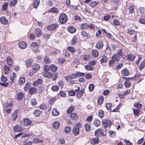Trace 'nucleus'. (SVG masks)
<instances>
[{"label":"nucleus","instance_id":"29","mask_svg":"<svg viewBox=\"0 0 145 145\" xmlns=\"http://www.w3.org/2000/svg\"><path fill=\"white\" fill-rule=\"evenodd\" d=\"M71 119L73 120H76L78 118V116L77 114L74 113L71 114L70 115Z\"/></svg>","mask_w":145,"mask_h":145},{"label":"nucleus","instance_id":"41","mask_svg":"<svg viewBox=\"0 0 145 145\" xmlns=\"http://www.w3.org/2000/svg\"><path fill=\"white\" fill-rule=\"evenodd\" d=\"M81 28L82 29H86L88 28V24L87 23L83 24L81 25Z\"/></svg>","mask_w":145,"mask_h":145},{"label":"nucleus","instance_id":"3","mask_svg":"<svg viewBox=\"0 0 145 145\" xmlns=\"http://www.w3.org/2000/svg\"><path fill=\"white\" fill-rule=\"evenodd\" d=\"M32 68V71L29 73L30 76H33L37 71L39 70L40 68V66L39 64L35 63L34 64Z\"/></svg>","mask_w":145,"mask_h":145},{"label":"nucleus","instance_id":"51","mask_svg":"<svg viewBox=\"0 0 145 145\" xmlns=\"http://www.w3.org/2000/svg\"><path fill=\"white\" fill-rule=\"evenodd\" d=\"M44 62L46 63H49L50 62L51 60L48 57L46 56L44 58Z\"/></svg>","mask_w":145,"mask_h":145},{"label":"nucleus","instance_id":"62","mask_svg":"<svg viewBox=\"0 0 145 145\" xmlns=\"http://www.w3.org/2000/svg\"><path fill=\"white\" fill-rule=\"evenodd\" d=\"M85 69L88 71L92 70L93 69V67L89 65H86L85 66Z\"/></svg>","mask_w":145,"mask_h":145},{"label":"nucleus","instance_id":"37","mask_svg":"<svg viewBox=\"0 0 145 145\" xmlns=\"http://www.w3.org/2000/svg\"><path fill=\"white\" fill-rule=\"evenodd\" d=\"M43 70L45 72L49 71L50 70V66L48 65H45L43 66Z\"/></svg>","mask_w":145,"mask_h":145},{"label":"nucleus","instance_id":"57","mask_svg":"<svg viewBox=\"0 0 145 145\" xmlns=\"http://www.w3.org/2000/svg\"><path fill=\"white\" fill-rule=\"evenodd\" d=\"M71 130V128L69 126H67L64 129V131L67 133H69L70 132Z\"/></svg>","mask_w":145,"mask_h":145},{"label":"nucleus","instance_id":"21","mask_svg":"<svg viewBox=\"0 0 145 145\" xmlns=\"http://www.w3.org/2000/svg\"><path fill=\"white\" fill-rule=\"evenodd\" d=\"M35 33L37 36H40L42 34L40 28H37L35 29Z\"/></svg>","mask_w":145,"mask_h":145},{"label":"nucleus","instance_id":"7","mask_svg":"<svg viewBox=\"0 0 145 145\" xmlns=\"http://www.w3.org/2000/svg\"><path fill=\"white\" fill-rule=\"evenodd\" d=\"M99 142V139L98 137L93 138L90 140L91 143L93 145L98 144Z\"/></svg>","mask_w":145,"mask_h":145},{"label":"nucleus","instance_id":"38","mask_svg":"<svg viewBox=\"0 0 145 145\" xmlns=\"http://www.w3.org/2000/svg\"><path fill=\"white\" fill-rule=\"evenodd\" d=\"M93 123L94 125L96 127L99 126L101 124L100 121L97 119L94 120Z\"/></svg>","mask_w":145,"mask_h":145},{"label":"nucleus","instance_id":"63","mask_svg":"<svg viewBox=\"0 0 145 145\" xmlns=\"http://www.w3.org/2000/svg\"><path fill=\"white\" fill-rule=\"evenodd\" d=\"M133 113L135 116L138 115L140 112V110L138 109H133Z\"/></svg>","mask_w":145,"mask_h":145},{"label":"nucleus","instance_id":"1","mask_svg":"<svg viewBox=\"0 0 145 145\" xmlns=\"http://www.w3.org/2000/svg\"><path fill=\"white\" fill-rule=\"evenodd\" d=\"M31 121L29 118H24L20 121V124L23 126H27L31 124Z\"/></svg>","mask_w":145,"mask_h":145},{"label":"nucleus","instance_id":"11","mask_svg":"<svg viewBox=\"0 0 145 145\" xmlns=\"http://www.w3.org/2000/svg\"><path fill=\"white\" fill-rule=\"evenodd\" d=\"M42 75L44 77H46L48 78H52V73L49 71L43 73Z\"/></svg>","mask_w":145,"mask_h":145},{"label":"nucleus","instance_id":"42","mask_svg":"<svg viewBox=\"0 0 145 145\" xmlns=\"http://www.w3.org/2000/svg\"><path fill=\"white\" fill-rule=\"evenodd\" d=\"M33 142L35 143H40L43 142V141L37 138H34L33 139Z\"/></svg>","mask_w":145,"mask_h":145},{"label":"nucleus","instance_id":"4","mask_svg":"<svg viewBox=\"0 0 145 145\" xmlns=\"http://www.w3.org/2000/svg\"><path fill=\"white\" fill-rule=\"evenodd\" d=\"M102 123L103 124L105 131H106V129L107 127H108L110 128L112 124V123L110 121L106 120H103L102 122Z\"/></svg>","mask_w":145,"mask_h":145},{"label":"nucleus","instance_id":"47","mask_svg":"<svg viewBox=\"0 0 145 145\" xmlns=\"http://www.w3.org/2000/svg\"><path fill=\"white\" fill-rule=\"evenodd\" d=\"M31 102L32 106H35L37 105V101L35 99H31Z\"/></svg>","mask_w":145,"mask_h":145},{"label":"nucleus","instance_id":"48","mask_svg":"<svg viewBox=\"0 0 145 145\" xmlns=\"http://www.w3.org/2000/svg\"><path fill=\"white\" fill-rule=\"evenodd\" d=\"M78 41V39L76 37L74 36L72 38L71 41V43L72 44H76Z\"/></svg>","mask_w":145,"mask_h":145},{"label":"nucleus","instance_id":"52","mask_svg":"<svg viewBox=\"0 0 145 145\" xmlns=\"http://www.w3.org/2000/svg\"><path fill=\"white\" fill-rule=\"evenodd\" d=\"M31 84L30 82H28L26 84L24 88V89L25 91H27L28 88L31 86Z\"/></svg>","mask_w":145,"mask_h":145},{"label":"nucleus","instance_id":"2","mask_svg":"<svg viewBox=\"0 0 145 145\" xmlns=\"http://www.w3.org/2000/svg\"><path fill=\"white\" fill-rule=\"evenodd\" d=\"M67 20V16L65 14H62L59 16V20L60 23L61 24H63L66 23Z\"/></svg>","mask_w":145,"mask_h":145},{"label":"nucleus","instance_id":"39","mask_svg":"<svg viewBox=\"0 0 145 145\" xmlns=\"http://www.w3.org/2000/svg\"><path fill=\"white\" fill-rule=\"evenodd\" d=\"M108 58L105 56L104 55L102 56V59H101V61L102 63H106L107 61Z\"/></svg>","mask_w":145,"mask_h":145},{"label":"nucleus","instance_id":"19","mask_svg":"<svg viewBox=\"0 0 145 145\" xmlns=\"http://www.w3.org/2000/svg\"><path fill=\"white\" fill-rule=\"evenodd\" d=\"M18 110H15L12 114V119L14 121H15L18 117Z\"/></svg>","mask_w":145,"mask_h":145},{"label":"nucleus","instance_id":"18","mask_svg":"<svg viewBox=\"0 0 145 145\" xmlns=\"http://www.w3.org/2000/svg\"><path fill=\"white\" fill-rule=\"evenodd\" d=\"M7 61L8 64L9 66H12L13 64V60L10 56H8L7 57Z\"/></svg>","mask_w":145,"mask_h":145},{"label":"nucleus","instance_id":"43","mask_svg":"<svg viewBox=\"0 0 145 145\" xmlns=\"http://www.w3.org/2000/svg\"><path fill=\"white\" fill-rule=\"evenodd\" d=\"M41 112V111L39 109H37L34 111V113L36 116H40Z\"/></svg>","mask_w":145,"mask_h":145},{"label":"nucleus","instance_id":"34","mask_svg":"<svg viewBox=\"0 0 145 145\" xmlns=\"http://www.w3.org/2000/svg\"><path fill=\"white\" fill-rule=\"evenodd\" d=\"M122 74L125 76H128L129 74V71L127 69H125L121 71Z\"/></svg>","mask_w":145,"mask_h":145},{"label":"nucleus","instance_id":"64","mask_svg":"<svg viewBox=\"0 0 145 145\" xmlns=\"http://www.w3.org/2000/svg\"><path fill=\"white\" fill-rule=\"evenodd\" d=\"M17 3V0H12L10 3V6H12L15 5Z\"/></svg>","mask_w":145,"mask_h":145},{"label":"nucleus","instance_id":"55","mask_svg":"<svg viewBox=\"0 0 145 145\" xmlns=\"http://www.w3.org/2000/svg\"><path fill=\"white\" fill-rule=\"evenodd\" d=\"M111 50L109 46L107 45L105 51V52L106 54H109L110 53Z\"/></svg>","mask_w":145,"mask_h":145},{"label":"nucleus","instance_id":"6","mask_svg":"<svg viewBox=\"0 0 145 145\" xmlns=\"http://www.w3.org/2000/svg\"><path fill=\"white\" fill-rule=\"evenodd\" d=\"M39 45V44L37 42H33L31 44V48L34 51H35L36 52H38L39 50L36 48L35 49L34 48L38 47Z\"/></svg>","mask_w":145,"mask_h":145},{"label":"nucleus","instance_id":"58","mask_svg":"<svg viewBox=\"0 0 145 145\" xmlns=\"http://www.w3.org/2000/svg\"><path fill=\"white\" fill-rule=\"evenodd\" d=\"M134 106L140 109L142 107V105L138 102H136L134 104Z\"/></svg>","mask_w":145,"mask_h":145},{"label":"nucleus","instance_id":"54","mask_svg":"<svg viewBox=\"0 0 145 145\" xmlns=\"http://www.w3.org/2000/svg\"><path fill=\"white\" fill-rule=\"evenodd\" d=\"M94 85L93 84H90L89 86V89L90 91H92L94 89Z\"/></svg>","mask_w":145,"mask_h":145},{"label":"nucleus","instance_id":"24","mask_svg":"<svg viewBox=\"0 0 145 145\" xmlns=\"http://www.w3.org/2000/svg\"><path fill=\"white\" fill-rule=\"evenodd\" d=\"M92 56L95 57H97L98 56L99 54L97 51L95 50H93L91 51Z\"/></svg>","mask_w":145,"mask_h":145},{"label":"nucleus","instance_id":"26","mask_svg":"<svg viewBox=\"0 0 145 145\" xmlns=\"http://www.w3.org/2000/svg\"><path fill=\"white\" fill-rule=\"evenodd\" d=\"M25 82V79L24 77H20L18 80V84L20 85H22Z\"/></svg>","mask_w":145,"mask_h":145},{"label":"nucleus","instance_id":"28","mask_svg":"<svg viewBox=\"0 0 145 145\" xmlns=\"http://www.w3.org/2000/svg\"><path fill=\"white\" fill-rule=\"evenodd\" d=\"M4 73L5 74H7L10 71V68L7 65H5L4 68Z\"/></svg>","mask_w":145,"mask_h":145},{"label":"nucleus","instance_id":"13","mask_svg":"<svg viewBox=\"0 0 145 145\" xmlns=\"http://www.w3.org/2000/svg\"><path fill=\"white\" fill-rule=\"evenodd\" d=\"M0 21L2 24H7L8 23V20L6 17L3 16L0 18Z\"/></svg>","mask_w":145,"mask_h":145},{"label":"nucleus","instance_id":"50","mask_svg":"<svg viewBox=\"0 0 145 145\" xmlns=\"http://www.w3.org/2000/svg\"><path fill=\"white\" fill-rule=\"evenodd\" d=\"M99 116L101 118H103L104 116V112L102 110H100L98 112Z\"/></svg>","mask_w":145,"mask_h":145},{"label":"nucleus","instance_id":"46","mask_svg":"<svg viewBox=\"0 0 145 145\" xmlns=\"http://www.w3.org/2000/svg\"><path fill=\"white\" fill-rule=\"evenodd\" d=\"M16 75L15 73H13L12 75L10 77V83H13L14 82V79Z\"/></svg>","mask_w":145,"mask_h":145},{"label":"nucleus","instance_id":"20","mask_svg":"<svg viewBox=\"0 0 145 145\" xmlns=\"http://www.w3.org/2000/svg\"><path fill=\"white\" fill-rule=\"evenodd\" d=\"M135 57V56L132 54H129L127 55V59L129 60L133 61L134 60Z\"/></svg>","mask_w":145,"mask_h":145},{"label":"nucleus","instance_id":"25","mask_svg":"<svg viewBox=\"0 0 145 145\" xmlns=\"http://www.w3.org/2000/svg\"><path fill=\"white\" fill-rule=\"evenodd\" d=\"M59 114V111H58L56 108H54L53 109L52 112V115L57 116Z\"/></svg>","mask_w":145,"mask_h":145},{"label":"nucleus","instance_id":"33","mask_svg":"<svg viewBox=\"0 0 145 145\" xmlns=\"http://www.w3.org/2000/svg\"><path fill=\"white\" fill-rule=\"evenodd\" d=\"M8 6V3L7 2L5 3L2 6V10L5 11L7 10Z\"/></svg>","mask_w":145,"mask_h":145},{"label":"nucleus","instance_id":"61","mask_svg":"<svg viewBox=\"0 0 145 145\" xmlns=\"http://www.w3.org/2000/svg\"><path fill=\"white\" fill-rule=\"evenodd\" d=\"M67 49L69 51L73 53L74 52L76 51L75 49L71 46L68 47Z\"/></svg>","mask_w":145,"mask_h":145},{"label":"nucleus","instance_id":"22","mask_svg":"<svg viewBox=\"0 0 145 145\" xmlns=\"http://www.w3.org/2000/svg\"><path fill=\"white\" fill-rule=\"evenodd\" d=\"M39 0H34V2L33 4V7L35 8H37L40 3Z\"/></svg>","mask_w":145,"mask_h":145},{"label":"nucleus","instance_id":"53","mask_svg":"<svg viewBox=\"0 0 145 145\" xmlns=\"http://www.w3.org/2000/svg\"><path fill=\"white\" fill-rule=\"evenodd\" d=\"M112 106V105L111 103H107L106 104V109L108 110H111V107Z\"/></svg>","mask_w":145,"mask_h":145},{"label":"nucleus","instance_id":"32","mask_svg":"<svg viewBox=\"0 0 145 145\" xmlns=\"http://www.w3.org/2000/svg\"><path fill=\"white\" fill-rule=\"evenodd\" d=\"M50 70L53 72L56 71L57 69V67L53 64L50 65Z\"/></svg>","mask_w":145,"mask_h":145},{"label":"nucleus","instance_id":"8","mask_svg":"<svg viewBox=\"0 0 145 145\" xmlns=\"http://www.w3.org/2000/svg\"><path fill=\"white\" fill-rule=\"evenodd\" d=\"M18 46L20 48L22 49H25L27 46V43L24 41H21L18 44Z\"/></svg>","mask_w":145,"mask_h":145},{"label":"nucleus","instance_id":"35","mask_svg":"<svg viewBox=\"0 0 145 145\" xmlns=\"http://www.w3.org/2000/svg\"><path fill=\"white\" fill-rule=\"evenodd\" d=\"M139 10L140 12V13L142 15V16L143 15H144V12L145 11V9L143 7H140L139 8Z\"/></svg>","mask_w":145,"mask_h":145},{"label":"nucleus","instance_id":"40","mask_svg":"<svg viewBox=\"0 0 145 145\" xmlns=\"http://www.w3.org/2000/svg\"><path fill=\"white\" fill-rule=\"evenodd\" d=\"M112 58L113 59H115L116 61H118L119 60L120 57L117 54H114L112 57Z\"/></svg>","mask_w":145,"mask_h":145},{"label":"nucleus","instance_id":"31","mask_svg":"<svg viewBox=\"0 0 145 145\" xmlns=\"http://www.w3.org/2000/svg\"><path fill=\"white\" fill-rule=\"evenodd\" d=\"M60 123L58 121H56L53 124V126L55 129H58L59 127Z\"/></svg>","mask_w":145,"mask_h":145},{"label":"nucleus","instance_id":"14","mask_svg":"<svg viewBox=\"0 0 145 145\" xmlns=\"http://www.w3.org/2000/svg\"><path fill=\"white\" fill-rule=\"evenodd\" d=\"M43 82L42 80L40 78L38 79L37 80L35 81L33 84V86H36L39 84H41Z\"/></svg>","mask_w":145,"mask_h":145},{"label":"nucleus","instance_id":"17","mask_svg":"<svg viewBox=\"0 0 145 145\" xmlns=\"http://www.w3.org/2000/svg\"><path fill=\"white\" fill-rule=\"evenodd\" d=\"M79 130L78 128L77 127L74 128L72 131V134L75 135H78L79 133Z\"/></svg>","mask_w":145,"mask_h":145},{"label":"nucleus","instance_id":"49","mask_svg":"<svg viewBox=\"0 0 145 145\" xmlns=\"http://www.w3.org/2000/svg\"><path fill=\"white\" fill-rule=\"evenodd\" d=\"M84 127L85 130L87 131H89L90 130L91 127V126L87 123L85 124Z\"/></svg>","mask_w":145,"mask_h":145},{"label":"nucleus","instance_id":"23","mask_svg":"<svg viewBox=\"0 0 145 145\" xmlns=\"http://www.w3.org/2000/svg\"><path fill=\"white\" fill-rule=\"evenodd\" d=\"M59 12L58 9L55 7H53L49 10V12L53 13H58Z\"/></svg>","mask_w":145,"mask_h":145},{"label":"nucleus","instance_id":"56","mask_svg":"<svg viewBox=\"0 0 145 145\" xmlns=\"http://www.w3.org/2000/svg\"><path fill=\"white\" fill-rule=\"evenodd\" d=\"M59 89L58 86L56 85L53 86L51 88V89L53 91H57Z\"/></svg>","mask_w":145,"mask_h":145},{"label":"nucleus","instance_id":"10","mask_svg":"<svg viewBox=\"0 0 145 145\" xmlns=\"http://www.w3.org/2000/svg\"><path fill=\"white\" fill-rule=\"evenodd\" d=\"M103 43L101 41H99L96 44V47L97 49H101L103 48Z\"/></svg>","mask_w":145,"mask_h":145},{"label":"nucleus","instance_id":"12","mask_svg":"<svg viewBox=\"0 0 145 145\" xmlns=\"http://www.w3.org/2000/svg\"><path fill=\"white\" fill-rule=\"evenodd\" d=\"M29 92L30 94L36 93L37 92V89L35 87H31L29 90Z\"/></svg>","mask_w":145,"mask_h":145},{"label":"nucleus","instance_id":"59","mask_svg":"<svg viewBox=\"0 0 145 145\" xmlns=\"http://www.w3.org/2000/svg\"><path fill=\"white\" fill-rule=\"evenodd\" d=\"M74 110V107L73 106L70 107L67 110V113L68 114L71 113Z\"/></svg>","mask_w":145,"mask_h":145},{"label":"nucleus","instance_id":"27","mask_svg":"<svg viewBox=\"0 0 145 145\" xmlns=\"http://www.w3.org/2000/svg\"><path fill=\"white\" fill-rule=\"evenodd\" d=\"M33 62L32 60L29 59L26 61V65L27 67H30L32 65Z\"/></svg>","mask_w":145,"mask_h":145},{"label":"nucleus","instance_id":"15","mask_svg":"<svg viewBox=\"0 0 145 145\" xmlns=\"http://www.w3.org/2000/svg\"><path fill=\"white\" fill-rule=\"evenodd\" d=\"M68 31L71 33H73L76 31V29L73 26L69 27L67 28Z\"/></svg>","mask_w":145,"mask_h":145},{"label":"nucleus","instance_id":"5","mask_svg":"<svg viewBox=\"0 0 145 145\" xmlns=\"http://www.w3.org/2000/svg\"><path fill=\"white\" fill-rule=\"evenodd\" d=\"M58 27V25L57 24H54L48 26L47 29L49 31H54Z\"/></svg>","mask_w":145,"mask_h":145},{"label":"nucleus","instance_id":"9","mask_svg":"<svg viewBox=\"0 0 145 145\" xmlns=\"http://www.w3.org/2000/svg\"><path fill=\"white\" fill-rule=\"evenodd\" d=\"M23 130V128L20 125H16L15 126L14 128V130L15 132H21Z\"/></svg>","mask_w":145,"mask_h":145},{"label":"nucleus","instance_id":"16","mask_svg":"<svg viewBox=\"0 0 145 145\" xmlns=\"http://www.w3.org/2000/svg\"><path fill=\"white\" fill-rule=\"evenodd\" d=\"M16 99L18 100H22L24 97V94L22 92H20L18 93L17 95Z\"/></svg>","mask_w":145,"mask_h":145},{"label":"nucleus","instance_id":"60","mask_svg":"<svg viewBox=\"0 0 145 145\" xmlns=\"http://www.w3.org/2000/svg\"><path fill=\"white\" fill-rule=\"evenodd\" d=\"M81 34L84 37H90V35L89 34L84 31L82 32L81 33Z\"/></svg>","mask_w":145,"mask_h":145},{"label":"nucleus","instance_id":"30","mask_svg":"<svg viewBox=\"0 0 145 145\" xmlns=\"http://www.w3.org/2000/svg\"><path fill=\"white\" fill-rule=\"evenodd\" d=\"M104 100V97L103 96H101L99 97L97 101V102L98 104L99 105H101Z\"/></svg>","mask_w":145,"mask_h":145},{"label":"nucleus","instance_id":"36","mask_svg":"<svg viewBox=\"0 0 145 145\" xmlns=\"http://www.w3.org/2000/svg\"><path fill=\"white\" fill-rule=\"evenodd\" d=\"M102 131V130L101 129H99L98 130H96L95 132V135L96 136H98L101 134Z\"/></svg>","mask_w":145,"mask_h":145},{"label":"nucleus","instance_id":"45","mask_svg":"<svg viewBox=\"0 0 145 145\" xmlns=\"http://www.w3.org/2000/svg\"><path fill=\"white\" fill-rule=\"evenodd\" d=\"M134 7L133 5H130L128 8L129 13L132 14L134 12Z\"/></svg>","mask_w":145,"mask_h":145},{"label":"nucleus","instance_id":"44","mask_svg":"<svg viewBox=\"0 0 145 145\" xmlns=\"http://www.w3.org/2000/svg\"><path fill=\"white\" fill-rule=\"evenodd\" d=\"M145 66V60H144L140 64L139 69L140 70H142L143 69L144 67Z\"/></svg>","mask_w":145,"mask_h":145}]
</instances>
